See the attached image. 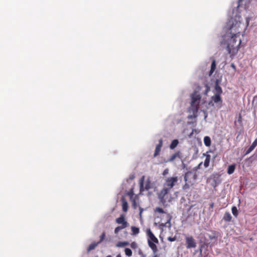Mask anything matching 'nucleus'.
I'll return each mask as SVG.
<instances>
[{"mask_svg":"<svg viewBox=\"0 0 257 257\" xmlns=\"http://www.w3.org/2000/svg\"><path fill=\"white\" fill-rule=\"evenodd\" d=\"M244 25L241 22V17L236 15L231 18L226 25L227 31L224 36V44L230 57L234 56L239 49L241 44L240 33L244 29Z\"/></svg>","mask_w":257,"mask_h":257,"instance_id":"1","label":"nucleus"},{"mask_svg":"<svg viewBox=\"0 0 257 257\" xmlns=\"http://www.w3.org/2000/svg\"><path fill=\"white\" fill-rule=\"evenodd\" d=\"M178 181L177 176L167 178L163 184L162 189L158 193V198L163 203H165L170 198V192Z\"/></svg>","mask_w":257,"mask_h":257,"instance_id":"2","label":"nucleus"},{"mask_svg":"<svg viewBox=\"0 0 257 257\" xmlns=\"http://www.w3.org/2000/svg\"><path fill=\"white\" fill-rule=\"evenodd\" d=\"M215 92L213 96L211 97V100L215 103H219V107H221L222 104V100L221 95L223 92L221 87L220 86L218 80H216L215 83Z\"/></svg>","mask_w":257,"mask_h":257,"instance_id":"3","label":"nucleus"},{"mask_svg":"<svg viewBox=\"0 0 257 257\" xmlns=\"http://www.w3.org/2000/svg\"><path fill=\"white\" fill-rule=\"evenodd\" d=\"M200 99L201 96L197 94L196 91L192 94L190 110L194 115L196 114L198 111Z\"/></svg>","mask_w":257,"mask_h":257,"instance_id":"4","label":"nucleus"},{"mask_svg":"<svg viewBox=\"0 0 257 257\" xmlns=\"http://www.w3.org/2000/svg\"><path fill=\"white\" fill-rule=\"evenodd\" d=\"M115 221L117 224H121L120 226H117L115 228L114 233L115 234H117L120 230L127 227L128 225L123 214H121L119 217L116 218Z\"/></svg>","mask_w":257,"mask_h":257,"instance_id":"5","label":"nucleus"},{"mask_svg":"<svg viewBox=\"0 0 257 257\" xmlns=\"http://www.w3.org/2000/svg\"><path fill=\"white\" fill-rule=\"evenodd\" d=\"M155 212H158L159 213H165L166 214L167 217V221L164 223L162 224V226H168L170 227L171 226V220L172 218V215L169 213H166L164 210L160 207H156L154 210Z\"/></svg>","mask_w":257,"mask_h":257,"instance_id":"6","label":"nucleus"},{"mask_svg":"<svg viewBox=\"0 0 257 257\" xmlns=\"http://www.w3.org/2000/svg\"><path fill=\"white\" fill-rule=\"evenodd\" d=\"M145 181V176H143L139 181L140 192H143L145 190H148L151 188V181L149 179L147 180L145 186L144 187V184Z\"/></svg>","mask_w":257,"mask_h":257,"instance_id":"7","label":"nucleus"},{"mask_svg":"<svg viewBox=\"0 0 257 257\" xmlns=\"http://www.w3.org/2000/svg\"><path fill=\"white\" fill-rule=\"evenodd\" d=\"M147 234L148 236V244L149 246V242H151L153 244L158 243L159 240L158 238L155 236L153 233L152 232L150 229H148L147 230Z\"/></svg>","mask_w":257,"mask_h":257,"instance_id":"8","label":"nucleus"},{"mask_svg":"<svg viewBox=\"0 0 257 257\" xmlns=\"http://www.w3.org/2000/svg\"><path fill=\"white\" fill-rule=\"evenodd\" d=\"M191 174L190 172H187L185 174L184 179L185 181V184L182 186L183 190H187L193 186V183L188 180L189 176Z\"/></svg>","mask_w":257,"mask_h":257,"instance_id":"9","label":"nucleus"},{"mask_svg":"<svg viewBox=\"0 0 257 257\" xmlns=\"http://www.w3.org/2000/svg\"><path fill=\"white\" fill-rule=\"evenodd\" d=\"M186 244L187 248H195L196 243L195 239L192 236H186Z\"/></svg>","mask_w":257,"mask_h":257,"instance_id":"10","label":"nucleus"},{"mask_svg":"<svg viewBox=\"0 0 257 257\" xmlns=\"http://www.w3.org/2000/svg\"><path fill=\"white\" fill-rule=\"evenodd\" d=\"M211 178L213 180L211 185L215 188L220 183L219 176L218 174H214L211 176Z\"/></svg>","mask_w":257,"mask_h":257,"instance_id":"11","label":"nucleus"},{"mask_svg":"<svg viewBox=\"0 0 257 257\" xmlns=\"http://www.w3.org/2000/svg\"><path fill=\"white\" fill-rule=\"evenodd\" d=\"M159 144L156 147L155 153H154V157H156L158 156L160 154V153L161 152V148H162V147L163 146V140H162V139H160L159 140Z\"/></svg>","mask_w":257,"mask_h":257,"instance_id":"12","label":"nucleus"},{"mask_svg":"<svg viewBox=\"0 0 257 257\" xmlns=\"http://www.w3.org/2000/svg\"><path fill=\"white\" fill-rule=\"evenodd\" d=\"M149 247L151 248L153 252V257H159V256L157 254L158 252V248L157 245L155 244H153L151 242H149Z\"/></svg>","mask_w":257,"mask_h":257,"instance_id":"13","label":"nucleus"},{"mask_svg":"<svg viewBox=\"0 0 257 257\" xmlns=\"http://www.w3.org/2000/svg\"><path fill=\"white\" fill-rule=\"evenodd\" d=\"M257 146V138L255 139L252 144L250 146V147L248 148L246 151L245 153V155H246L249 154L252 151L254 150L255 147Z\"/></svg>","mask_w":257,"mask_h":257,"instance_id":"14","label":"nucleus"},{"mask_svg":"<svg viewBox=\"0 0 257 257\" xmlns=\"http://www.w3.org/2000/svg\"><path fill=\"white\" fill-rule=\"evenodd\" d=\"M176 158H179L181 159L182 158L181 153L180 151H178L173 155H172L169 159L168 160V162H172Z\"/></svg>","mask_w":257,"mask_h":257,"instance_id":"15","label":"nucleus"},{"mask_svg":"<svg viewBox=\"0 0 257 257\" xmlns=\"http://www.w3.org/2000/svg\"><path fill=\"white\" fill-rule=\"evenodd\" d=\"M204 156L206 157L204 163V166L205 168H207L209 166V163L210 162L211 156L208 154H203Z\"/></svg>","mask_w":257,"mask_h":257,"instance_id":"16","label":"nucleus"},{"mask_svg":"<svg viewBox=\"0 0 257 257\" xmlns=\"http://www.w3.org/2000/svg\"><path fill=\"white\" fill-rule=\"evenodd\" d=\"M232 216L230 214V213L228 212H226L224 213V215L223 217V219L226 221V222H229L231 220Z\"/></svg>","mask_w":257,"mask_h":257,"instance_id":"17","label":"nucleus"},{"mask_svg":"<svg viewBox=\"0 0 257 257\" xmlns=\"http://www.w3.org/2000/svg\"><path fill=\"white\" fill-rule=\"evenodd\" d=\"M216 69V61L215 60H213L211 63V69L209 72V76H211Z\"/></svg>","mask_w":257,"mask_h":257,"instance_id":"18","label":"nucleus"},{"mask_svg":"<svg viewBox=\"0 0 257 257\" xmlns=\"http://www.w3.org/2000/svg\"><path fill=\"white\" fill-rule=\"evenodd\" d=\"M204 143L206 147H210L211 146V141L209 137L205 136L204 138Z\"/></svg>","mask_w":257,"mask_h":257,"instance_id":"19","label":"nucleus"},{"mask_svg":"<svg viewBox=\"0 0 257 257\" xmlns=\"http://www.w3.org/2000/svg\"><path fill=\"white\" fill-rule=\"evenodd\" d=\"M98 244V242H93L91 243L87 248V252H89L91 250L94 249Z\"/></svg>","mask_w":257,"mask_h":257,"instance_id":"20","label":"nucleus"},{"mask_svg":"<svg viewBox=\"0 0 257 257\" xmlns=\"http://www.w3.org/2000/svg\"><path fill=\"white\" fill-rule=\"evenodd\" d=\"M235 166L234 164L229 165L227 169V173L228 174H232L235 170Z\"/></svg>","mask_w":257,"mask_h":257,"instance_id":"21","label":"nucleus"},{"mask_svg":"<svg viewBox=\"0 0 257 257\" xmlns=\"http://www.w3.org/2000/svg\"><path fill=\"white\" fill-rule=\"evenodd\" d=\"M129 242L127 241H119L116 243V246L118 247H121L125 246H127Z\"/></svg>","mask_w":257,"mask_h":257,"instance_id":"22","label":"nucleus"},{"mask_svg":"<svg viewBox=\"0 0 257 257\" xmlns=\"http://www.w3.org/2000/svg\"><path fill=\"white\" fill-rule=\"evenodd\" d=\"M204 90L203 91V94L205 95V96H207V94L210 91V87L208 85V84L207 83H205L204 84Z\"/></svg>","mask_w":257,"mask_h":257,"instance_id":"23","label":"nucleus"},{"mask_svg":"<svg viewBox=\"0 0 257 257\" xmlns=\"http://www.w3.org/2000/svg\"><path fill=\"white\" fill-rule=\"evenodd\" d=\"M179 142L177 140H174L170 145V148L171 149H175L178 145Z\"/></svg>","mask_w":257,"mask_h":257,"instance_id":"24","label":"nucleus"},{"mask_svg":"<svg viewBox=\"0 0 257 257\" xmlns=\"http://www.w3.org/2000/svg\"><path fill=\"white\" fill-rule=\"evenodd\" d=\"M131 230L132 231V234L133 235H137L139 234L140 232V229L138 227H137L136 226H132L131 227Z\"/></svg>","mask_w":257,"mask_h":257,"instance_id":"25","label":"nucleus"},{"mask_svg":"<svg viewBox=\"0 0 257 257\" xmlns=\"http://www.w3.org/2000/svg\"><path fill=\"white\" fill-rule=\"evenodd\" d=\"M124 252L125 255L129 257L131 256L133 254L132 250L129 248H125L124 249Z\"/></svg>","mask_w":257,"mask_h":257,"instance_id":"26","label":"nucleus"},{"mask_svg":"<svg viewBox=\"0 0 257 257\" xmlns=\"http://www.w3.org/2000/svg\"><path fill=\"white\" fill-rule=\"evenodd\" d=\"M231 211H232V213L233 215L235 217H237L238 215V210H237L236 207L233 206L231 208Z\"/></svg>","mask_w":257,"mask_h":257,"instance_id":"27","label":"nucleus"},{"mask_svg":"<svg viewBox=\"0 0 257 257\" xmlns=\"http://www.w3.org/2000/svg\"><path fill=\"white\" fill-rule=\"evenodd\" d=\"M127 208H128L127 203L126 202L124 201L122 203V209H123V211H124V212H126L127 210Z\"/></svg>","mask_w":257,"mask_h":257,"instance_id":"28","label":"nucleus"},{"mask_svg":"<svg viewBox=\"0 0 257 257\" xmlns=\"http://www.w3.org/2000/svg\"><path fill=\"white\" fill-rule=\"evenodd\" d=\"M105 232H103L101 235L100 236V240L98 242H97L98 243H101L105 238Z\"/></svg>","mask_w":257,"mask_h":257,"instance_id":"29","label":"nucleus"},{"mask_svg":"<svg viewBox=\"0 0 257 257\" xmlns=\"http://www.w3.org/2000/svg\"><path fill=\"white\" fill-rule=\"evenodd\" d=\"M127 195L130 197L131 199H132L133 198V196L134 195L133 189H132L130 190V191L128 192Z\"/></svg>","mask_w":257,"mask_h":257,"instance_id":"30","label":"nucleus"},{"mask_svg":"<svg viewBox=\"0 0 257 257\" xmlns=\"http://www.w3.org/2000/svg\"><path fill=\"white\" fill-rule=\"evenodd\" d=\"M209 237L211 240L217 238L216 232H213L212 235H210L209 236Z\"/></svg>","mask_w":257,"mask_h":257,"instance_id":"31","label":"nucleus"},{"mask_svg":"<svg viewBox=\"0 0 257 257\" xmlns=\"http://www.w3.org/2000/svg\"><path fill=\"white\" fill-rule=\"evenodd\" d=\"M131 247L132 248H134V249H135L137 247H138V245H137V243L134 241V242H132L131 244Z\"/></svg>","mask_w":257,"mask_h":257,"instance_id":"32","label":"nucleus"},{"mask_svg":"<svg viewBox=\"0 0 257 257\" xmlns=\"http://www.w3.org/2000/svg\"><path fill=\"white\" fill-rule=\"evenodd\" d=\"M244 0H238V5L237 6V8L241 6V3ZM252 0H246V1H247V3L249 4Z\"/></svg>","mask_w":257,"mask_h":257,"instance_id":"33","label":"nucleus"},{"mask_svg":"<svg viewBox=\"0 0 257 257\" xmlns=\"http://www.w3.org/2000/svg\"><path fill=\"white\" fill-rule=\"evenodd\" d=\"M169 173V170L168 169H166L164 170L163 173H162V175L163 176H166Z\"/></svg>","mask_w":257,"mask_h":257,"instance_id":"34","label":"nucleus"},{"mask_svg":"<svg viewBox=\"0 0 257 257\" xmlns=\"http://www.w3.org/2000/svg\"><path fill=\"white\" fill-rule=\"evenodd\" d=\"M168 240L170 241H174L176 240V237H169L168 238Z\"/></svg>","mask_w":257,"mask_h":257,"instance_id":"35","label":"nucleus"},{"mask_svg":"<svg viewBox=\"0 0 257 257\" xmlns=\"http://www.w3.org/2000/svg\"><path fill=\"white\" fill-rule=\"evenodd\" d=\"M132 202H133V207L135 208H136V207H137V202H136V200L135 199H133Z\"/></svg>","mask_w":257,"mask_h":257,"instance_id":"36","label":"nucleus"},{"mask_svg":"<svg viewBox=\"0 0 257 257\" xmlns=\"http://www.w3.org/2000/svg\"><path fill=\"white\" fill-rule=\"evenodd\" d=\"M238 122L239 123H241V122H242V117H241V115L240 114H239L238 118Z\"/></svg>","mask_w":257,"mask_h":257,"instance_id":"37","label":"nucleus"},{"mask_svg":"<svg viewBox=\"0 0 257 257\" xmlns=\"http://www.w3.org/2000/svg\"><path fill=\"white\" fill-rule=\"evenodd\" d=\"M231 67H232V68L234 70H236V66H235V65L233 63H232V64H231Z\"/></svg>","mask_w":257,"mask_h":257,"instance_id":"38","label":"nucleus"},{"mask_svg":"<svg viewBox=\"0 0 257 257\" xmlns=\"http://www.w3.org/2000/svg\"><path fill=\"white\" fill-rule=\"evenodd\" d=\"M213 205H214L213 203H212L211 204H210V207L211 208H213Z\"/></svg>","mask_w":257,"mask_h":257,"instance_id":"39","label":"nucleus"},{"mask_svg":"<svg viewBox=\"0 0 257 257\" xmlns=\"http://www.w3.org/2000/svg\"><path fill=\"white\" fill-rule=\"evenodd\" d=\"M116 257H121V254L120 253L118 254Z\"/></svg>","mask_w":257,"mask_h":257,"instance_id":"40","label":"nucleus"},{"mask_svg":"<svg viewBox=\"0 0 257 257\" xmlns=\"http://www.w3.org/2000/svg\"><path fill=\"white\" fill-rule=\"evenodd\" d=\"M197 89H198V90H200L201 87L199 86V87H198V88Z\"/></svg>","mask_w":257,"mask_h":257,"instance_id":"41","label":"nucleus"},{"mask_svg":"<svg viewBox=\"0 0 257 257\" xmlns=\"http://www.w3.org/2000/svg\"><path fill=\"white\" fill-rule=\"evenodd\" d=\"M134 177H135L134 176H133L132 177H131V179H133L134 178Z\"/></svg>","mask_w":257,"mask_h":257,"instance_id":"42","label":"nucleus"},{"mask_svg":"<svg viewBox=\"0 0 257 257\" xmlns=\"http://www.w3.org/2000/svg\"><path fill=\"white\" fill-rule=\"evenodd\" d=\"M106 257H112V256L110 255H107Z\"/></svg>","mask_w":257,"mask_h":257,"instance_id":"43","label":"nucleus"},{"mask_svg":"<svg viewBox=\"0 0 257 257\" xmlns=\"http://www.w3.org/2000/svg\"><path fill=\"white\" fill-rule=\"evenodd\" d=\"M142 257H145V255H143L142 256Z\"/></svg>","mask_w":257,"mask_h":257,"instance_id":"44","label":"nucleus"}]
</instances>
